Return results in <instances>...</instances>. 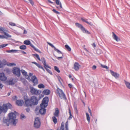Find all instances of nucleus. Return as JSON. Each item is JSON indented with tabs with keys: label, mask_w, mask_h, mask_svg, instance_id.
I'll list each match as a JSON object with an SVG mask.
<instances>
[{
	"label": "nucleus",
	"mask_w": 130,
	"mask_h": 130,
	"mask_svg": "<svg viewBox=\"0 0 130 130\" xmlns=\"http://www.w3.org/2000/svg\"><path fill=\"white\" fill-rule=\"evenodd\" d=\"M9 119L4 118L3 120V124L4 125L8 126L10 124H12L14 126H15L18 120L16 119V115L15 113L11 112L8 114Z\"/></svg>",
	"instance_id": "obj_1"
},
{
	"label": "nucleus",
	"mask_w": 130,
	"mask_h": 130,
	"mask_svg": "<svg viewBox=\"0 0 130 130\" xmlns=\"http://www.w3.org/2000/svg\"><path fill=\"white\" fill-rule=\"evenodd\" d=\"M24 100L25 106L26 107L36 105L38 103V100L35 96H32L30 99H29L27 96L25 95L24 96Z\"/></svg>",
	"instance_id": "obj_2"
},
{
	"label": "nucleus",
	"mask_w": 130,
	"mask_h": 130,
	"mask_svg": "<svg viewBox=\"0 0 130 130\" xmlns=\"http://www.w3.org/2000/svg\"><path fill=\"white\" fill-rule=\"evenodd\" d=\"M56 94H58L59 97L61 99H63L65 100H67L66 95L64 93L63 90L58 88H57L56 90Z\"/></svg>",
	"instance_id": "obj_3"
},
{
	"label": "nucleus",
	"mask_w": 130,
	"mask_h": 130,
	"mask_svg": "<svg viewBox=\"0 0 130 130\" xmlns=\"http://www.w3.org/2000/svg\"><path fill=\"white\" fill-rule=\"evenodd\" d=\"M41 124L40 118L38 117L35 118L34 124V127L36 128H39Z\"/></svg>",
	"instance_id": "obj_4"
},
{
	"label": "nucleus",
	"mask_w": 130,
	"mask_h": 130,
	"mask_svg": "<svg viewBox=\"0 0 130 130\" xmlns=\"http://www.w3.org/2000/svg\"><path fill=\"white\" fill-rule=\"evenodd\" d=\"M30 91L32 95H38L40 94L41 92V90H37L32 87H30Z\"/></svg>",
	"instance_id": "obj_5"
},
{
	"label": "nucleus",
	"mask_w": 130,
	"mask_h": 130,
	"mask_svg": "<svg viewBox=\"0 0 130 130\" xmlns=\"http://www.w3.org/2000/svg\"><path fill=\"white\" fill-rule=\"evenodd\" d=\"M75 25L77 27L80 28L83 32L87 33L88 34H90V33L89 31L85 29L82 25L80 24L76 23H75Z\"/></svg>",
	"instance_id": "obj_6"
},
{
	"label": "nucleus",
	"mask_w": 130,
	"mask_h": 130,
	"mask_svg": "<svg viewBox=\"0 0 130 130\" xmlns=\"http://www.w3.org/2000/svg\"><path fill=\"white\" fill-rule=\"evenodd\" d=\"M12 72L13 74L17 77H19L20 75V70L19 68L14 67L13 69Z\"/></svg>",
	"instance_id": "obj_7"
},
{
	"label": "nucleus",
	"mask_w": 130,
	"mask_h": 130,
	"mask_svg": "<svg viewBox=\"0 0 130 130\" xmlns=\"http://www.w3.org/2000/svg\"><path fill=\"white\" fill-rule=\"evenodd\" d=\"M47 105L45 106L43 104H40L41 108L39 109V112L41 114L43 115L45 114L46 109L45 108L46 107Z\"/></svg>",
	"instance_id": "obj_8"
},
{
	"label": "nucleus",
	"mask_w": 130,
	"mask_h": 130,
	"mask_svg": "<svg viewBox=\"0 0 130 130\" xmlns=\"http://www.w3.org/2000/svg\"><path fill=\"white\" fill-rule=\"evenodd\" d=\"M31 80L34 83V86H35L38 84V79L35 76H32L31 78Z\"/></svg>",
	"instance_id": "obj_9"
},
{
	"label": "nucleus",
	"mask_w": 130,
	"mask_h": 130,
	"mask_svg": "<svg viewBox=\"0 0 130 130\" xmlns=\"http://www.w3.org/2000/svg\"><path fill=\"white\" fill-rule=\"evenodd\" d=\"M55 2L56 4L58 5H59V6H56V7L59 9L60 11H62V7L61 2L59 0H55Z\"/></svg>",
	"instance_id": "obj_10"
},
{
	"label": "nucleus",
	"mask_w": 130,
	"mask_h": 130,
	"mask_svg": "<svg viewBox=\"0 0 130 130\" xmlns=\"http://www.w3.org/2000/svg\"><path fill=\"white\" fill-rule=\"evenodd\" d=\"M7 79V77L3 73H0V80L2 81H5Z\"/></svg>",
	"instance_id": "obj_11"
},
{
	"label": "nucleus",
	"mask_w": 130,
	"mask_h": 130,
	"mask_svg": "<svg viewBox=\"0 0 130 130\" xmlns=\"http://www.w3.org/2000/svg\"><path fill=\"white\" fill-rule=\"evenodd\" d=\"M48 101V97L46 96L44 97L43 99L42 103L41 104H43L45 105L46 104H47Z\"/></svg>",
	"instance_id": "obj_12"
},
{
	"label": "nucleus",
	"mask_w": 130,
	"mask_h": 130,
	"mask_svg": "<svg viewBox=\"0 0 130 130\" xmlns=\"http://www.w3.org/2000/svg\"><path fill=\"white\" fill-rule=\"evenodd\" d=\"M110 71L112 75L114 77L116 78H117L119 76V74L116 72H114L113 71L110 70Z\"/></svg>",
	"instance_id": "obj_13"
},
{
	"label": "nucleus",
	"mask_w": 130,
	"mask_h": 130,
	"mask_svg": "<svg viewBox=\"0 0 130 130\" xmlns=\"http://www.w3.org/2000/svg\"><path fill=\"white\" fill-rule=\"evenodd\" d=\"M80 65L77 62H75L74 65V69L75 71H77L79 69Z\"/></svg>",
	"instance_id": "obj_14"
},
{
	"label": "nucleus",
	"mask_w": 130,
	"mask_h": 130,
	"mask_svg": "<svg viewBox=\"0 0 130 130\" xmlns=\"http://www.w3.org/2000/svg\"><path fill=\"white\" fill-rule=\"evenodd\" d=\"M16 103L18 106H22L24 103V101L22 100H17L16 101Z\"/></svg>",
	"instance_id": "obj_15"
},
{
	"label": "nucleus",
	"mask_w": 130,
	"mask_h": 130,
	"mask_svg": "<svg viewBox=\"0 0 130 130\" xmlns=\"http://www.w3.org/2000/svg\"><path fill=\"white\" fill-rule=\"evenodd\" d=\"M59 111L58 108H56L55 110V112L53 113V115L54 116L58 117L59 116Z\"/></svg>",
	"instance_id": "obj_16"
},
{
	"label": "nucleus",
	"mask_w": 130,
	"mask_h": 130,
	"mask_svg": "<svg viewBox=\"0 0 130 130\" xmlns=\"http://www.w3.org/2000/svg\"><path fill=\"white\" fill-rule=\"evenodd\" d=\"M112 33L113 34L112 37L114 39L116 40L117 42L120 40V39L116 36L113 32H112Z\"/></svg>",
	"instance_id": "obj_17"
},
{
	"label": "nucleus",
	"mask_w": 130,
	"mask_h": 130,
	"mask_svg": "<svg viewBox=\"0 0 130 130\" xmlns=\"http://www.w3.org/2000/svg\"><path fill=\"white\" fill-rule=\"evenodd\" d=\"M112 33L113 34L112 37L114 39L116 40L117 42L120 40V39L116 36L113 32H112Z\"/></svg>",
	"instance_id": "obj_18"
},
{
	"label": "nucleus",
	"mask_w": 130,
	"mask_h": 130,
	"mask_svg": "<svg viewBox=\"0 0 130 130\" xmlns=\"http://www.w3.org/2000/svg\"><path fill=\"white\" fill-rule=\"evenodd\" d=\"M50 93V91L48 89H45L43 90L42 92L43 94L46 95H49Z\"/></svg>",
	"instance_id": "obj_19"
},
{
	"label": "nucleus",
	"mask_w": 130,
	"mask_h": 130,
	"mask_svg": "<svg viewBox=\"0 0 130 130\" xmlns=\"http://www.w3.org/2000/svg\"><path fill=\"white\" fill-rule=\"evenodd\" d=\"M32 63L35 64L39 68L41 69H42L44 71V72L45 71V70L44 68H43V67L42 66H41L39 64L36 63L35 62H32Z\"/></svg>",
	"instance_id": "obj_20"
},
{
	"label": "nucleus",
	"mask_w": 130,
	"mask_h": 130,
	"mask_svg": "<svg viewBox=\"0 0 130 130\" xmlns=\"http://www.w3.org/2000/svg\"><path fill=\"white\" fill-rule=\"evenodd\" d=\"M2 108L3 112L4 113H6L7 111L8 108V107L7 105L5 104H3L2 107Z\"/></svg>",
	"instance_id": "obj_21"
},
{
	"label": "nucleus",
	"mask_w": 130,
	"mask_h": 130,
	"mask_svg": "<svg viewBox=\"0 0 130 130\" xmlns=\"http://www.w3.org/2000/svg\"><path fill=\"white\" fill-rule=\"evenodd\" d=\"M81 20L84 22H85L87 23L88 24L92 26V23L91 22H88L87 21V19L84 18H81Z\"/></svg>",
	"instance_id": "obj_22"
},
{
	"label": "nucleus",
	"mask_w": 130,
	"mask_h": 130,
	"mask_svg": "<svg viewBox=\"0 0 130 130\" xmlns=\"http://www.w3.org/2000/svg\"><path fill=\"white\" fill-rule=\"evenodd\" d=\"M6 51L8 53H17L18 51V50H17L12 49L10 50H7Z\"/></svg>",
	"instance_id": "obj_23"
},
{
	"label": "nucleus",
	"mask_w": 130,
	"mask_h": 130,
	"mask_svg": "<svg viewBox=\"0 0 130 130\" xmlns=\"http://www.w3.org/2000/svg\"><path fill=\"white\" fill-rule=\"evenodd\" d=\"M22 72L23 75H24L26 76H27L28 77V78H27V79H28L29 78V76L28 75L27 72L25 70H23L22 71Z\"/></svg>",
	"instance_id": "obj_24"
},
{
	"label": "nucleus",
	"mask_w": 130,
	"mask_h": 130,
	"mask_svg": "<svg viewBox=\"0 0 130 130\" xmlns=\"http://www.w3.org/2000/svg\"><path fill=\"white\" fill-rule=\"evenodd\" d=\"M125 83L126 87L129 89H130V83L125 80L124 81Z\"/></svg>",
	"instance_id": "obj_25"
},
{
	"label": "nucleus",
	"mask_w": 130,
	"mask_h": 130,
	"mask_svg": "<svg viewBox=\"0 0 130 130\" xmlns=\"http://www.w3.org/2000/svg\"><path fill=\"white\" fill-rule=\"evenodd\" d=\"M0 31L1 32L3 31V32H1L2 33H3L4 34V32H7V30H6V29L4 27H2L1 28H0Z\"/></svg>",
	"instance_id": "obj_26"
},
{
	"label": "nucleus",
	"mask_w": 130,
	"mask_h": 130,
	"mask_svg": "<svg viewBox=\"0 0 130 130\" xmlns=\"http://www.w3.org/2000/svg\"><path fill=\"white\" fill-rule=\"evenodd\" d=\"M56 117L54 116L52 117L53 121L54 123L56 124L57 122V119L56 118Z\"/></svg>",
	"instance_id": "obj_27"
},
{
	"label": "nucleus",
	"mask_w": 130,
	"mask_h": 130,
	"mask_svg": "<svg viewBox=\"0 0 130 130\" xmlns=\"http://www.w3.org/2000/svg\"><path fill=\"white\" fill-rule=\"evenodd\" d=\"M30 41L28 40H26L24 41V44L28 45L30 44Z\"/></svg>",
	"instance_id": "obj_28"
},
{
	"label": "nucleus",
	"mask_w": 130,
	"mask_h": 130,
	"mask_svg": "<svg viewBox=\"0 0 130 130\" xmlns=\"http://www.w3.org/2000/svg\"><path fill=\"white\" fill-rule=\"evenodd\" d=\"M69 114L70 115V116L68 118V119L69 120H70L72 119V118L73 117V116L72 115V114H71V110H70V108L69 109Z\"/></svg>",
	"instance_id": "obj_29"
},
{
	"label": "nucleus",
	"mask_w": 130,
	"mask_h": 130,
	"mask_svg": "<svg viewBox=\"0 0 130 130\" xmlns=\"http://www.w3.org/2000/svg\"><path fill=\"white\" fill-rule=\"evenodd\" d=\"M38 87L39 88H44L45 86L43 84H40L38 85Z\"/></svg>",
	"instance_id": "obj_30"
},
{
	"label": "nucleus",
	"mask_w": 130,
	"mask_h": 130,
	"mask_svg": "<svg viewBox=\"0 0 130 130\" xmlns=\"http://www.w3.org/2000/svg\"><path fill=\"white\" fill-rule=\"evenodd\" d=\"M86 116L87 119V120L88 121L89 123L90 121V117L89 116L88 113L87 112L86 113Z\"/></svg>",
	"instance_id": "obj_31"
},
{
	"label": "nucleus",
	"mask_w": 130,
	"mask_h": 130,
	"mask_svg": "<svg viewBox=\"0 0 130 130\" xmlns=\"http://www.w3.org/2000/svg\"><path fill=\"white\" fill-rule=\"evenodd\" d=\"M20 48L21 50H24L26 49V46L25 45H22L20 46Z\"/></svg>",
	"instance_id": "obj_32"
},
{
	"label": "nucleus",
	"mask_w": 130,
	"mask_h": 130,
	"mask_svg": "<svg viewBox=\"0 0 130 130\" xmlns=\"http://www.w3.org/2000/svg\"><path fill=\"white\" fill-rule=\"evenodd\" d=\"M39 60L42 61L43 64L46 63V60L45 58L43 57L41 58V59H40V60Z\"/></svg>",
	"instance_id": "obj_33"
},
{
	"label": "nucleus",
	"mask_w": 130,
	"mask_h": 130,
	"mask_svg": "<svg viewBox=\"0 0 130 130\" xmlns=\"http://www.w3.org/2000/svg\"><path fill=\"white\" fill-rule=\"evenodd\" d=\"M12 29V31L16 34V35H20V34L19 32H18L16 30L13 29Z\"/></svg>",
	"instance_id": "obj_34"
},
{
	"label": "nucleus",
	"mask_w": 130,
	"mask_h": 130,
	"mask_svg": "<svg viewBox=\"0 0 130 130\" xmlns=\"http://www.w3.org/2000/svg\"><path fill=\"white\" fill-rule=\"evenodd\" d=\"M65 46L69 51H71V48L68 45H65Z\"/></svg>",
	"instance_id": "obj_35"
},
{
	"label": "nucleus",
	"mask_w": 130,
	"mask_h": 130,
	"mask_svg": "<svg viewBox=\"0 0 130 130\" xmlns=\"http://www.w3.org/2000/svg\"><path fill=\"white\" fill-rule=\"evenodd\" d=\"M4 34L5 35L7 36V38H11V36L9 34L6 32H4Z\"/></svg>",
	"instance_id": "obj_36"
},
{
	"label": "nucleus",
	"mask_w": 130,
	"mask_h": 130,
	"mask_svg": "<svg viewBox=\"0 0 130 130\" xmlns=\"http://www.w3.org/2000/svg\"><path fill=\"white\" fill-rule=\"evenodd\" d=\"M55 70L58 73H60V70H59V68L57 66H55L54 67Z\"/></svg>",
	"instance_id": "obj_37"
},
{
	"label": "nucleus",
	"mask_w": 130,
	"mask_h": 130,
	"mask_svg": "<svg viewBox=\"0 0 130 130\" xmlns=\"http://www.w3.org/2000/svg\"><path fill=\"white\" fill-rule=\"evenodd\" d=\"M68 121H67L65 123V128H66V130H68Z\"/></svg>",
	"instance_id": "obj_38"
},
{
	"label": "nucleus",
	"mask_w": 130,
	"mask_h": 130,
	"mask_svg": "<svg viewBox=\"0 0 130 130\" xmlns=\"http://www.w3.org/2000/svg\"><path fill=\"white\" fill-rule=\"evenodd\" d=\"M8 45V44H3L0 45V48H3L7 46Z\"/></svg>",
	"instance_id": "obj_39"
},
{
	"label": "nucleus",
	"mask_w": 130,
	"mask_h": 130,
	"mask_svg": "<svg viewBox=\"0 0 130 130\" xmlns=\"http://www.w3.org/2000/svg\"><path fill=\"white\" fill-rule=\"evenodd\" d=\"M33 55L35 56L36 57L38 60H40V58L38 54H33Z\"/></svg>",
	"instance_id": "obj_40"
},
{
	"label": "nucleus",
	"mask_w": 130,
	"mask_h": 130,
	"mask_svg": "<svg viewBox=\"0 0 130 130\" xmlns=\"http://www.w3.org/2000/svg\"><path fill=\"white\" fill-rule=\"evenodd\" d=\"M43 64L45 69L46 68H49L51 69V68L50 66H48L46 64V63H45Z\"/></svg>",
	"instance_id": "obj_41"
},
{
	"label": "nucleus",
	"mask_w": 130,
	"mask_h": 130,
	"mask_svg": "<svg viewBox=\"0 0 130 130\" xmlns=\"http://www.w3.org/2000/svg\"><path fill=\"white\" fill-rule=\"evenodd\" d=\"M54 50H55V51H56L58 53L62 54V53L61 52V51H59L58 49H57L56 48H54Z\"/></svg>",
	"instance_id": "obj_42"
},
{
	"label": "nucleus",
	"mask_w": 130,
	"mask_h": 130,
	"mask_svg": "<svg viewBox=\"0 0 130 130\" xmlns=\"http://www.w3.org/2000/svg\"><path fill=\"white\" fill-rule=\"evenodd\" d=\"M101 66L102 67L105 68L106 69H108L109 68L106 65H103L102 64H101Z\"/></svg>",
	"instance_id": "obj_43"
},
{
	"label": "nucleus",
	"mask_w": 130,
	"mask_h": 130,
	"mask_svg": "<svg viewBox=\"0 0 130 130\" xmlns=\"http://www.w3.org/2000/svg\"><path fill=\"white\" fill-rule=\"evenodd\" d=\"M52 11L54 12V13H56V14H60V13L59 12L57 11L55 9H53L52 10Z\"/></svg>",
	"instance_id": "obj_44"
},
{
	"label": "nucleus",
	"mask_w": 130,
	"mask_h": 130,
	"mask_svg": "<svg viewBox=\"0 0 130 130\" xmlns=\"http://www.w3.org/2000/svg\"><path fill=\"white\" fill-rule=\"evenodd\" d=\"M9 25L12 26H16V25L15 23L12 22H10L9 23Z\"/></svg>",
	"instance_id": "obj_45"
},
{
	"label": "nucleus",
	"mask_w": 130,
	"mask_h": 130,
	"mask_svg": "<svg viewBox=\"0 0 130 130\" xmlns=\"http://www.w3.org/2000/svg\"><path fill=\"white\" fill-rule=\"evenodd\" d=\"M47 43L52 48H54V49L56 48L55 47V46L53 45L52 44L48 42H47Z\"/></svg>",
	"instance_id": "obj_46"
},
{
	"label": "nucleus",
	"mask_w": 130,
	"mask_h": 130,
	"mask_svg": "<svg viewBox=\"0 0 130 130\" xmlns=\"http://www.w3.org/2000/svg\"><path fill=\"white\" fill-rule=\"evenodd\" d=\"M46 70L47 71V72L50 74L51 75L52 74V73L50 70L49 69H48L47 68H46Z\"/></svg>",
	"instance_id": "obj_47"
},
{
	"label": "nucleus",
	"mask_w": 130,
	"mask_h": 130,
	"mask_svg": "<svg viewBox=\"0 0 130 130\" xmlns=\"http://www.w3.org/2000/svg\"><path fill=\"white\" fill-rule=\"evenodd\" d=\"M7 38V37L5 36L2 35H0V39Z\"/></svg>",
	"instance_id": "obj_48"
},
{
	"label": "nucleus",
	"mask_w": 130,
	"mask_h": 130,
	"mask_svg": "<svg viewBox=\"0 0 130 130\" xmlns=\"http://www.w3.org/2000/svg\"><path fill=\"white\" fill-rule=\"evenodd\" d=\"M25 117L24 114H22L20 115V118L22 119H23V118Z\"/></svg>",
	"instance_id": "obj_49"
},
{
	"label": "nucleus",
	"mask_w": 130,
	"mask_h": 130,
	"mask_svg": "<svg viewBox=\"0 0 130 130\" xmlns=\"http://www.w3.org/2000/svg\"><path fill=\"white\" fill-rule=\"evenodd\" d=\"M34 50L35 51H37V52H39V53H41V52L38 49V48H37L36 47H35L34 48Z\"/></svg>",
	"instance_id": "obj_50"
},
{
	"label": "nucleus",
	"mask_w": 130,
	"mask_h": 130,
	"mask_svg": "<svg viewBox=\"0 0 130 130\" xmlns=\"http://www.w3.org/2000/svg\"><path fill=\"white\" fill-rule=\"evenodd\" d=\"M64 123L63 122H62L61 124V126L60 128H64Z\"/></svg>",
	"instance_id": "obj_51"
},
{
	"label": "nucleus",
	"mask_w": 130,
	"mask_h": 130,
	"mask_svg": "<svg viewBox=\"0 0 130 130\" xmlns=\"http://www.w3.org/2000/svg\"><path fill=\"white\" fill-rule=\"evenodd\" d=\"M44 96V94H40L39 96V99H40L42 98Z\"/></svg>",
	"instance_id": "obj_52"
},
{
	"label": "nucleus",
	"mask_w": 130,
	"mask_h": 130,
	"mask_svg": "<svg viewBox=\"0 0 130 130\" xmlns=\"http://www.w3.org/2000/svg\"><path fill=\"white\" fill-rule=\"evenodd\" d=\"M25 110L26 111L28 112H29L30 110V108L29 107L26 108Z\"/></svg>",
	"instance_id": "obj_53"
},
{
	"label": "nucleus",
	"mask_w": 130,
	"mask_h": 130,
	"mask_svg": "<svg viewBox=\"0 0 130 130\" xmlns=\"http://www.w3.org/2000/svg\"><path fill=\"white\" fill-rule=\"evenodd\" d=\"M2 108V107L0 106V114H1L2 112H3Z\"/></svg>",
	"instance_id": "obj_54"
},
{
	"label": "nucleus",
	"mask_w": 130,
	"mask_h": 130,
	"mask_svg": "<svg viewBox=\"0 0 130 130\" xmlns=\"http://www.w3.org/2000/svg\"><path fill=\"white\" fill-rule=\"evenodd\" d=\"M16 65L14 63H10L8 66H15Z\"/></svg>",
	"instance_id": "obj_55"
},
{
	"label": "nucleus",
	"mask_w": 130,
	"mask_h": 130,
	"mask_svg": "<svg viewBox=\"0 0 130 130\" xmlns=\"http://www.w3.org/2000/svg\"><path fill=\"white\" fill-rule=\"evenodd\" d=\"M88 111H89V112L90 114V115L91 116H92L91 111L89 107H88Z\"/></svg>",
	"instance_id": "obj_56"
},
{
	"label": "nucleus",
	"mask_w": 130,
	"mask_h": 130,
	"mask_svg": "<svg viewBox=\"0 0 130 130\" xmlns=\"http://www.w3.org/2000/svg\"><path fill=\"white\" fill-rule=\"evenodd\" d=\"M30 2V4L33 5L34 4V3L33 2L32 0H28Z\"/></svg>",
	"instance_id": "obj_57"
},
{
	"label": "nucleus",
	"mask_w": 130,
	"mask_h": 130,
	"mask_svg": "<svg viewBox=\"0 0 130 130\" xmlns=\"http://www.w3.org/2000/svg\"><path fill=\"white\" fill-rule=\"evenodd\" d=\"M73 107L74 108V110L77 109V105L75 104H74L73 105Z\"/></svg>",
	"instance_id": "obj_58"
},
{
	"label": "nucleus",
	"mask_w": 130,
	"mask_h": 130,
	"mask_svg": "<svg viewBox=\"0 0 130 130\" xmlns=\"http://www.w3.org/2000/svg\"><path fill=\"white\" fill-rule=\"evenodd\" d=\"M29 45H30L31 47L33 48L34 49L35 48V47L31 43V42H30V44Z\"/></svg>",
	"instance_id": "obj_59"
},
{
	"label": "nucleus",
	"mask_w": 130,
	"mask_h": 130,
	"mask_svg": "<svg viewBox=\"0 0 130 130\" xmlns=\"http://www.w3.org/2000/svg\"><path fill=\"white\" fill-rule=\"evenodd\" d=\"M29 45H30L31 47L33 48L34 49L35 48V47L31 43V42H30V44Z\"/></svg>",
	"instance_id": "obj_60"
},
{
	"label": "nucleus",
	"mask_w": 130,
	"mask_h": 130,
	"mask_svg": "<svg viewBox=\"0 0 130 130\" xmlns=\"http://www.w3.org/2000/svg\"><path fill=\"white\" fill-rule=\"evenodd\" d=\"M96 66L95 65H94L92 67V68L93 70H94L96 69Z\"/></svg>",
	"instance_id": "obj_61"
},
{
	"label": "nucleus",
	"mask_w": 130,
	"mask_h": 130,
	"mask_svg": "<svg viewBox=\"0 0 130 130\" xmlns=\"http://www.w3.org/2000/svg\"><path fill=\"white\" fill-rule=\"evenodd\" d=\"M27 33V31L25 29H24V32L23 33V34H26Z\"/></svg>",
	"instance_id": "obj_62"
},
{
	"label": "nucleus",
	"mask_w": 130,
	"mask_h": 130,
	"mask_svg": "<svg viewBox=\"0 0 130 130\" xmlns=\"http://www.w3.org/2000/svg\"><path fill=\"white\" fill-rule=\"evenodd\" d=\"M3 86V85L0 83V89H2Z\"/></svg>",
	"instance_id": "obj_63"
},
{
	"label": "nucleus",
	"mask_w": 130,
	"mask_h": 130,
	"mask_svg": "<svg viewBox=\"0 0 130 130\" xmlns=\"http://www.w3.org/2000/svg\"><path fill=\"white\" fill-rule=\"evenodd\" d=\"M58 59H62L63 58V57H56Z\"/></svg>",
	"instance_id": "obj_64"
}]
</instances>
